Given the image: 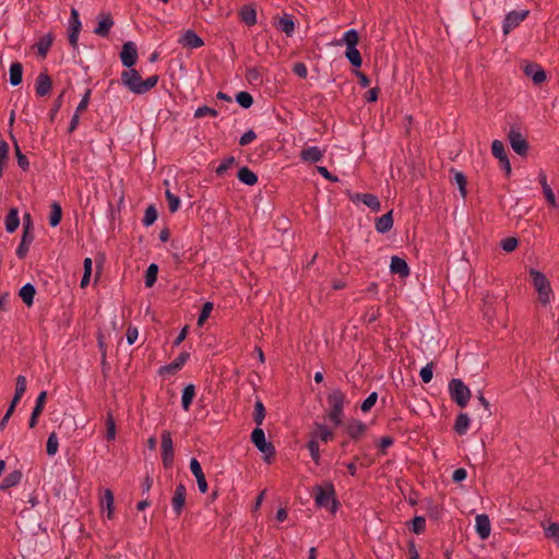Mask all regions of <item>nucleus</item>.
Returning <instances> with one entry per match:
<instances>
[{
    "mask_svg": "<svg viewBox=\"0 0 559 559\" xmlns=\"http://www.w3.org/2000/svg\"><path fill=\"white\" fill-rule=\"evenodd\" d=\"M519 241L515 237H507L501 240V247L507 252H512L516 249Z\"/></svg>",
    "mask_w": 559,
    "mask_h": 559,
    "instance_id": "nucleus-59",
    "label": "nucleus"
},
{
    "mask_svg": "<svg viewBox=\"0 0 559 559\" xmlns=\"http://www.w3.org/2000/svg\"><path fill=\"white\" fill-rule=\"evenodd\" d=\"M350 200L356 202H362L365 205H367L371 211L379 212L381 210V203L377 195L371 193H355L352 194Z\"/></svg>",
    "mask_w": 559,
    "mask_h": 559,
    "instance_id": "nucleus-15",
    "label": "nucleus"
},
{
    "mask_svg": "<svg viewBox=\"0 0 559 559\" xmlns=\"http://www.w3.org/2000/svg\"><path fill=\"white\" fill-rule=\"evenodd\" d=\"M390 270L391 273L399 274L402 278L407 277L411 273L407 262L397 255L391 258Z\"/></svg>",
    "mask_w": 559,
    "mask_h": 559,
    "instance_id": "nucleus-22",
    "label": "nucleus"
},
{
    "mask_svg": "<svg viewBox=\"0 0 559 559\" xmlns=\"http://www.w3.org/2000/svg\"><path fill=\"white\" fill-rule=\"evenodd\" d=\"M526 76L531 78L535 85H540L547 79L545 70L535 62H528L523 67Z\"/></svg>",
    "mask_w": 559,
    "mask_h": 559,
    "instance_id": "nucleus-13",
    "label": "nucleus"
},
{
    "mask_svg": "<svg viewBox=\"0 0 559 559\" xmlns=\"http://www.w3.org/2000/svg\"><path fill=\"white\" fill-rule=\"evenodd\" d=\"M266 415L265 407L261 400H257L254 403V412H253V421L257 424V427L262 425Z\"/></svg>",
    "mask_w": 559,
    "mask_h": 559,
    "instance_id": "nucleus-42",
    "label": "nucleus"
},
{
    "mask_svg": "<svg viewBox=\"0 0 559 559\" xmlns=\"http://www.w3.org/2000/svg\"><path fill=\"white\" fill-rule=\"evenodd\" d=\"M98 24L94 33L100 37H107L114 25V19L110 13L102 12L97 15Z\"/></svg>",
    "mask_w": 559,
    "mask_h": 559,
    "instance_id": "nucleus-16",
    "label": "nucleus"
},
{
    "mask_svg": "<svg viewBox=\"0 0 559 559\" xmlns=\"http://www.w3.org/2000/svg\"><path fill=\"white\" fill-rule=\"evenodd\" d=\"M34 240V234H22L21 242L16 249L19 259H24L29 250V246Z\"/></svg>",
    "mask_w": 559,
    "mask_h": 559,
    "instance_id": "nucleus-33",
    "label": "nucleus"
},
{
    "mask_svg": "<svg viewBox=\"0 0 559 559\" xmlns=\"http://www.w3.org/2000/svg\"><path fill=\"white\" fill-rule=\"evenodd\" d=\"M189 357L190 354L188 352L180 353L179 356L173 362L160 367L158 373L160 376L177 373L185 366Z\"/></svg>",
    "mask_w": 559,
    "mask_h": 559,
    "instance_id": "nucleus-14",
    "label": "nucleus"
},
{
    "mask_svg": "<svg viewBox=\"0 0 559 559\" xmlns=\"http://www.w3.org/2000/svg\"><path fill=\"white\" fill-rule=\"evenodd\" d=\"M491 153L498 158L501 163L502 168L506 170L507 175L511 173V164L508 158L504 144L500 140H493L491 143Z\"/></svg>",
    "mask_w": 559,
    "mask_h": 559,
    "instance_id": "nucleus-12",
    "label": "nucleus"
},
{
    "mask_svg": "<svg viewBox=\"0 0 559 559\" xmlns=\"http://www.w3.org/2000/svg\"><path fill=\"white\" fill-rule=\"evenodd\" d=\"M158 217L157 210L154 205H148L145 210L144 217H143V224L145 226L153 225Z\"/></svg>",
    "mask_w": 559,
    "mask_h": 559,
    "instance_id": "nucleus-51",
    "label": "nucleus"
},
{
    "mask_svg": "<svg viewBox=\"0 0 559 559\" xmlns=\"http://www.w3.org/2000/svg\"><path fill=\"white\" fill-rule=\"evenodd\" d=\"M469 417L465 413H460L455 419L453 429L459 436H463L466 433L469 427Z\"/></svg>",
    "mask_w": 559,
    "mask_h": 559,
    "instance_id": "nucleus-32",
    "label": "nucleus"
},
{
    "mask_svg": "<svg viewBox=\"0 0 559 559\" xmlns=\"http://www.w3.org/2000/svg\"><path fill=\"white\" fill-rule=\"evenodd\" d=\"M359 43V34L356 29H349L347 31L343 38L337 43V45L345 44L346 45V51L345 57L348 59L349 63L355 68L358 69L362 64V58L359 52V50L356 48V46Z\"/></svg>",
    "mask_w": 559,
    "mask_h": 559,
    "instance_id": "nucleus-2",
    "label": "nucleus"
},
{
    "mask_svg": "<svg viewBox=\"0 0 559 559\" xmlns=\"http://www.w3.org/2000/svg\"><path fill=\"white\" fill-rule=\"evenodd\" d=\"M23 234H34V223L29 213L23 215Z\"/></svg>",
    "mask_w": 559,
    "mask_h": 559,
    "instance_id": "nucleus-63",
    "label": "nucleus"
},
{
    "mask_svg": "<svg viewBox=\"0 0 559 559\" xmlns=\"http://www.w3.org/2000/svg\"><path fill=\"white\" fill-rule=\"evenodd\" d=\"M218 115L217 110L214 108H211L209 106H201L194 111L195 118H202L204 116H212L216 117Z\"/></svg>",
    "mask_w": 559,
    "mask_h": 559,
    "instance_id": "nucleus-61",
    "label": "nucleus"
},
{
    "mask_svg": "<svg viewBox=\"0 0 559 559\" xmlns=\"http://www.w3.org/2000/svg\"><path fill=\"white\" fill-rule=\"evenodd\" d=\"M425 530H426V519L424 516L416 515L412 520L411 531L416 535H420L425 532Z\"/></svg>",
    "mask_w": 559,
    "mask_h": 559,
    "instance_id": "nucleus-50",
    "label": "nucleus"
},
{
    "mask_svg": "<svg viewBox=\"0 0 559 559\" xmlns=\"http://www.w3.org/2000/svg\"><path fill=\"white\" fill-rule=\"evenodd\" d=\"M316 430L310 432L311 439L318 441L320 439L322 442H329L334 439V432L329 429L325 425L320 423H314Z\"/></svg>",
    "mask_w": 559,
    "mask_h": 559,
    "instance_id": "nucleus-23",
    "label": "nucleus"
},
{
    "mask_svg": "<svg viewBox=\"0 0 559 559\" xmlns=\"http://www.w3.org/2000/svg\"><path fill=\"white\" fill-rule=\"evenodd\" d=\"M186 497H187V489L186 486L180 483L176 486L174 497L171 498V506L173 510L177 515H180L185 503H186Z\"/></svg>",
    "mask_w": 559,
    "mask_h": 559,
    "instance_id": "nucleus-17",
    "label": "nucleus"
},
{
    "mask_svg": "<svg viewBox=\"0 0 559 559\" xmlns=\"http://www.w3.org/2000/svg\"><path fill=\"white\" fill-rule=\"evenodd\" d=\"M162 462L165 468H169L174 464V443L169 430H163L160 435Z\"/></svg>",
    "mask_w": 559,
    "mask_h": 559,
    "instance_id": "nucleus-7",
    "label": "nucleus"
},
{
    "mask_svg": "<svg viewBox=\"0 0 559 559\" xmlns=\"http://www.w3.org/2000/svg\"><path fill=\"white\" fill-rule=\"evenodd\" d=\"M23 477V474L20 469H15L11 473H9L1 481L0 484V490H8L16 485L20 484L21 479Z\"/></svg>",
    "mask_w": 559,
    "mask_h": 559,
    "instance_id": "nucleus-25",
    "label": "nucleus"
},
{
    "mask_svg": "<svg viewBox=\"0 0 559 559\" xmlns=\"http://www.w3.org/2000/svg\"><path fill=\"white\" fill-rule=\"evenodd\" d=\"M345 399V394L338 389L333 390L328 395V403L331 408L328 418L335 427L343 424Z\"/></svg>",
    "mask_w": 559,
    "mask_h": 559,
    "instance_id": "nucleus-3",
    "label": "nucleus"
},
{
    "mask_svg": "<svg viewBox=\"0 0 559 559\" xmlns=\"http://www.w3.org/2000/svg\"><path fill=\"white\" fill-rule=\"evenodd\" d=\"M476 532L480 539H487L490 535V520L487 514L476 516Z\"/></svg>",
    "mask_w": 559,
    "mask_h": 559,
    "instance_id": "nucleus-24",
    "label": "nucleus"
},
{
    "mask_svg": "<svg viewBox=\"0 0 559 559\" xmlns=\"http://www.w3.org/2000/svg\"><path fill=\"white\" fill-rule=\"evenodd\" d=\"M108 441H112L116 438V423L111 412H107L106 415V436Z\"/></svg>",
    "mask_w": 559,
    "mask_h": 559,
    "instance_id": "nucleus-41",
    "label": "nucleus"
},
{
    "mask_svg": "<svg viewBox=\"0 0 559 559\" xmlns=\"http://www.w3.org/2000/svg\"><path fill=\"white\" fill-rule=\"evenodd\" d=\"M165 197L168 202L169 212L170 213L177 212L180 206V199L177 195H175L174 193H171L169 190H166Z\"/></svg>",
    "mask_w": 559,
    "mask_h": 559,
    "instance_id": "nucleus-55",
    "label": "nucleus"
},
{
    "mask_svg": "<svg viewBox=\"0 0 559 559\" xmlns=\"http://www.w3.org/2000/svg\"><path fill=\"white\" fill-rule=\"evenodd\" d=\"M52 87V81L51 78L46 73L41 72L35 83V91L37 96L43 97L50 93Z\"/></svg>",
    "mask_w": 559,
    "mask_h": 559,
    "instance_id": "nucleus-19",
    "label": "nucleus"
},
{
    "mask_svg": "<svg viewBox=\"0 0 559 559\" xmlns=\"http://www.w3.org/2000/svg\"><path fill=\"white\" fill-rule=\"evenodd\" d=\"M450 171L454 174V181H455V183L459 187L461 195L463 198H465L466 194H467V191H466V185H467L466 176L463 173H461V171L454 170L453 168Z\"/></svg>",
    "mask_w": 559,
    "mask_h": 559,
    "instance_id": "nucleus-45",
    "label": "nucleus"
},
{
    "mask_svg": "<svg viewBox=\"0 0 559 559\" xmlns=\"http://www.w3.org/2000/svg\"><path fill=\"white\" fill-rule=\"evenodd\" d=\"M239 15H240L241 21L248 26H252L257 23L255 10L250 4L242 5L239 11Z\"/></svg>",
    "mask_w": 559,
    "mask_h": 559,
    "instance_id": "nucleus-30",
    "label": "nucleus"
},
{
    "mask_svg": "<svg viewBox=\"0 0 559 559\" xmlns=\"http://www.w3.org/2000/svg\"><path fill=\"white\" fill-rule=\"evenodd\" d=\"M195 396V388L193 384H188L182 390L181 405L185 411H189Z\"/></svg>",
    "mask_w": 559,
    "mask_h": 559,
    "instance_id": "nucleus-35",
    "label": "nucleus"
},
{
    "mask_svg": "<svg viewBox=\"0 0 559 559\" xmlns=\"http://www.w3.org/2000/svg\"><path fill=\"white\" fill-rule=\"evenodd\" d=\"M250 439L255 448L264 454V461L266 463H271L272 459H274L276 454V451L273 443L266 441L263 429L255 427L251 432Z\"/></svg>",
    "mask_w": 559,
    "mask_h": 559,
    "instance_id": "nucleus-5",
    "label": "nucleus"
},
{
    "mask_svg": "<svg viewBox=\"0 0 559 559\" xmlns=\"http://www.w3.org/2000/svg\"><path fill=\"white\" fill-rule=\"evenodd\" d=\"M311 493L318 508H325L332 513H336L341 503L336 499V492L332 481L328 480L321 485H316Z\"/></svg>",
    "mask_w": 559,
    "mask_h": 559,
    "instance_id": "nucleus-1",
    "label": "nucleus"
},
{
    "mask_svg": "<svg viewBox=\"0 0 559 559\" xmlns=\"http://www.w3.org/2000/svg\"><path fill=\"white\" fill-rule=\"evenodd\" d=\"M426 502V514L430 518V519H439L440 514H441V507L437 503L433 502V500L431 499H428L425 501Z\"/></svg>",
    "mask_w": 559,
    "mask_h": 559,
    "instance_id": "nucleus-47",
    "label": "nucleus"
},
{
    "mask_svg": "<svg viewBox=\"0 0 559 559\" xmlns=\"http://www.w3.org/2000/svg\"><path fill=\"white\" fill-rule=\"evenodd\" d=\"M14 152H15V156H16V159H17V165L23 169V170H27L28 167H29V163H28V159L26 157V155H24L20 148L19 145H16V148H14Z\"/></svg>",
    "mask_w": 559,
    "mask_h": 559,
    "instance_id": "nucleus-62",
    "label": "nucleus"
},
{
    "mask_svg": "<svg viewBox=\"0 0 559 559\" xmlns=\"http://www.w3.org/2000/svg\"><path fill=\"white\" fill-rule=\"evenodd\" d=\"M59 447L58 437L56 432H51L48 437L46 444V452L49 456H52L57 453Z\"/></svg>",
    "mask_w": 559,
    "mask_h": 559,
    "instance_id": "nucleus-53",
    "label": "nucleus"
},
{
    "mask_svg": "<svg viewBox=\"0 0 559 559\" xmlns=\"http://www.w3.org/2000/svg\"><path fill=\"white\" fill-rule=\"evenodd\" d=\"M449 392L452 401L460 407H465L471 399V390L461 379L453 378L449 382Z\"/></svg>",
    "mask_w": 559,
    "mask_h": 559,
    "instance_id": "nucleus-6",
    "label": "nucleus"
},
{
    "mask_svg": "<svg viewBox=\"0 0 559 559\" xmlns=\"http://www.w3.org/2000/svg\"><path fill=\"white\" fill-rule=\"evenodd\" d=\"M237 178L247 186H254L258 182V176L247 166L239 168Z\"/></svg>",
    "mask_w": 559,
    "mask_h": 559,
    "instance_id": "nucleus-29",
    "label": "nucleus"
},
{
    "mask_svg": "<svg viewBox=\"0 0 559 559\" xmlns=\"http://www.w3.org/2000/svg\"><path fill=\"white\" fill-rule=\"evenodd\" d=\"M530 276L532 284L538 293V301L542 305H548L550 301L551 287L548 278L542 272L531 269Z\"/></svg>",
    "mask_w": 559,
    "mask_h": 559,
    "instance_id": "nucleus-4",
    "label": "nucleus"
},
{
    "mask_svg": "<svg viewBox=\"0 0 559 559\" xmlns=\"http://www.w3.org/2000/svg\"><path fill=\"white\" fill-rule=\"evenodd\" d=\"M528 10L511 11L509 12L503 21V35H508L513 28L520 25L522 21L528 15Z\"/></svg>",
    "mask_w": 559,
    "mask_h": 559,
    "instance_id": "nucleus-10",
    "label": "nucleus"
},
{
    "mask_svg": "<svg viewBox=\"0 0 559 559\" xmlns=\"http://www.w3.org/2000/svg\"><path fill=\"white\" fill-rule=\"evenodd\" d=\"M158 265L152 263L145 271V286L152 287L157 281Z\"/></svg>",
    "mask_w": 559,
    "mask_h": 559,
    "instance_id": "nucleus-44",
    "label": "nucleus"
},
{
    "mask_svg": "<svg viewBox=\"0 0 559 559\" xmlns=\"http://www.w3.org/2000/svg\"><path fill=\"white\" fill-rule=\"evenodd\" d=\"M26 385H27L26 378L24 376H19L16 378L15 392L13 395V400L19 401V402L21 401L23 394L26 391Z\"/></svg>",
    "mask_w": 559,
    "mask_h": 559,
    "instance_id": "nucleus-48",
    "label": "nucleus"
},
{
    "mask_svg": "<svg viewBox=\"0 0 559 559\" xmlns=\"http://www.w3.org/2000/svg\"><path fill=\"white\" fill-rule=\"evenodd\" d=\"M277 27L285 33L286 36H292L295 29V22L290 16L285 15L280 19Z\"/></svg>",
    "mask_w": 559,
    "mask_h": 559,
    "instance_id": "nucleus-40",
    "label": "nucleus"
},
{
    "mask_svg": "<svg viewBox=\"0 0 559 559\" xmlns=\"http://www.w3.org/2000/svg\"><path fill=\"white\" fill-rule=\"evenodd\" d=\"M61 219H62L61 205L57 201H53L50 205L49 224L51 227H56L60 224Z\"/></svg>",
    "mask_w": 559,
    "mask_h": 559,
    "instance_id": "nucleus-38",
    "label": "nucleus"
},
{
    "mask_svg": "<svg viewBox=\"0 0 559 559\" xmlns=\"http://www.w3.org/2000/svg\"><path fill=\"white\" fill-rule=\"evenodd\" d=\"M378 394L377 392H372L360 405V408L364 413L369 412L374 404L377 403Z\"/></svg>",
    "mask_w": 559,
    "mask_h": 559,
    "instance_id": "nucleus-60",
    "label": "nucleus"
},
{
    "mask_svg": "<svg viewBox=\"0 0 559 559\" xmlns=\"http://www.w3.org/2000/svg\"><path fill=\"white\" fill-rule=\"evenodd\" d=\"M9 144L1 139L0 140V178L3 176V169L7 166L9 159Z\"/></svg>",
    "mask_w": 559,
    "mask_h": 559,
    "instance_id": "nucleus-46",
    "label": "nucleus"
},
{
    "mask_svg": "<svg viewBox=\"0 0 559 559\" xmlns=\"http://www.w3.org/2000/svg\"><path fill=\"white\" fill-rule=\"evenodd\" d=\"M159 76L157 74L148 76L146 80L141 82L140 95H143L151 91L158 83Z\"/></svg>",
    "mask_w": 559,
    "mask_h": 559,
    "instance_id": "nucleus-52",
    "label": "nucleus"
},
{
    "mask_svg": "<svg viewBox=\"0 0 559 559\" xmlns=\"http://www.w3.org/2000/svg\"><path fill=\"white\" fill-rule=\"evenodd\" d=\"M212 310H213V304L210 302V301L205 302L202 306L201 312H200L199 318H198V325L199 326H202L204 324V322L210 317Z\"/></svg>",
    "mask_w": 559,
    "mask_h": 559,
    "instance_id": "nucleus-56",
    "label": "nucleus"
},
{
    "mask_svg": "<svg viewBox=\"0 0 559 559\" xmlns=\"http://www.w3.org/2000/svg\"><path fill=\"white\" fill-rule=\"evenodd\" d=\"M393 211H390L376 219V230L380 234H385L391 230L393 226Z\"/></svg>",
    "mask_w": 559,
    "mask_h": 559,
    "instance_id": "nucleus-27",
    "label": "nucleus"
},
{
    "mask_svg": "<svg viewBox=\"0 0 559 559\" xmlns=\"http://www.w3.org/2000/svg\"><path fill=\"white\" fill-rule=\"evenodd\" d=\"M433 368H435L433 361L428 362L425 367L421 368L419 376L424 383H429L431 381L432 376H433Z\"/></svg>",
    "mask_w": 559,
    "mask_h": 559,
    "instance_id": "nucleus-54",
    "label": "nucleus"
},
{
    "mask_svg": "<svg viewBox=\"0 0 559 559\" xmlns=\"http://www.w3.org/2000/svg\"><path fill=\"white\" fill-rule=\"evenodd\" d=\"M23 80V66L20 62H13L10 67V83L17 86Z\"/></svg>",
    "mask_w": 559,
    "mask_h": 559,
    "instance_id": "nucleus-34",
    "label": "nucleus"
},
{
    "mask_svg": "<svg viewBox=\"0 0 559 559\" xmlns=\"http://www.w3.org/2000/svg\"><path fill=\"white\" fill-rule=\"evenodd\" d=\"M509 142L512 150L520 156H526L528 152V142L522 135L520 130L516 127H511L509 134Z\"/></svg>",
    "mask_w": 559,
    "mask_h": 559,
    "instance_id": "nucleus-8",
    "label": "nucleus"
},
{
    "mask_svg": "<svg viewBox=\"0 0 559 559\" xmlns=\"http://www.w3.org/2000/svg\"><path fill=\"white\" fill-rule=\"evenodd\" d=\"M235 163L236 159L234 156L226 157L216 168V175L219 177L223 176L227 171V169H229Z\"/></svg>",
    "mask_w": 559,
    "mask_h": 559,
    "instance_id": "nucleus-57",
    "label": "nucleus"
},
{
    "mask_svg": "<svg viewBox=\"0 0 559 559\" xmlns=\"http://www.w3.org/2000/svg\"><path fill=\"white\" fill-rule=\"evenodd\" d=\"M20 225L19 211L16 207H11L5 216V229L8 233H14Z\"/></svg>",
    "mask_w": 559,
    "mask_h": 559,
    "instance_id": "nucleus-31",
    "label": "nucleus"
},
{
    "mask_svg": "<svg viewBox=\"0 0 559 559\" xmlns=\"http://www.w3.org/2000/svg\"><path fill=\"white\" fill-rule=\"evenodd\" d=\"M546 536L550 537V538H554L556 540V543L559 544V524L558 523H551L546 528Z\"/></svg>",
    "mask_w": 559,
    "mask_h": 559,
    "instance_id": "nucleus-64",
    "label": "nucleus"
},
{
    "mask_svg": "<svg viewBox=\"0 0 559 559\" xmlns=\"http://www.w3.org/2000/svg\"><path fill=\"white\" fill-rule=\"evenodd\" d=\"M121 83L133 94L140 95L141 82L143 81L138 70L131 68L122 71Z\"/></svg>",
    "mask_w": 559,
    "mask_h": 559,
    "instance_id": "nucleus-9",
    "label": "nucleus"
},
{
    "mask_svg": "<svg viewBox=\"0 0 559 559\" xmlns=\"http://www.w3.org/2000/svg\"><path fill=\"white\" fill-rule=\"evenodd\" d=\"M190 469L197 479L199 490L202 493H205L207 491V483L205 479V475L202 471L201 464L195 457H192L190 460Z\"/></svg>",
    "mask_w": 559,
    "mask_h": 559,
    "instance_id": "nucleus-18",
    "label": "nucleus"
},
{
    "mask_svg": "<svg viewBox=\"0 0 559 559\" xmlns=\"http://www.w3.org/2000/svg\"><path fill=\"white\" fill-rule=\"evenodd\" d=\"M306 447L309 450L310 456H311L312 461L316 463V465H320L321 464V455H320L319 442L314 439H310Z\"/></svg>",
    "mask_w": 559,
    "mask_h": 559,
    "instance_id": "nucleus-43",
    "label": "nucleus"
},
{
    "mask_svg": "<svg viewBox=\"0 0 559 559\" xmlns=\"http://www.w3.org/2000/svg\"><path fill=\"white\" fill-rule=\"evenodd\" d=\"M53 39L55 37L51 33H48L39 38V40L35 45L37 48V55L39 57L46 58L47 52L53 43Z\"/></svg>",
    "mask_w": 559,
    "mask_h": 559,
    "instance_id": "nucleus-28",
    "label": "nucleus"
},
{
    "mask_svg": "<svg viewBox=\"0 0 559 559\" xmlns=\"http://www.w3.org/2000/svg\"><path fill=\"white\" fill-rule=\"evenodd\" d=\"M114 502H115L114 492L110 489H106L104 492V497L102 499V506H103V508H106L108 519H112L114 509H115Z\"/></svg>",
    "mask_w": 559,
    "mask_h": 559,
    "instance_id": "nucleus-39",
    "label": "nucleus"
},
{
    "mask_svg": "<svg viewBox=\"0 0 559 559\" xmlns=\"http://www.w3.org/2000/svg\"><path fill=\"white\" fill-rule=\"evenodd\" d=\"M36 294V289L34 285L27 283L20 289V297L22 298L23 302L31 307L34 302V296Z\"/></svg>",
    "mask_w": 559,
    "mask_h": 559,
    "instance_id": "nucleus-37",
    "label": "nucleus"
},
{
    "mask_svg": "<svg viewBox=\"0 0 559 559\" xmlns=\"http://www.w3.org/2000/svg\"><path fill=\"white\" fill-rule=\"evenodd\" d=\"M538 178H539V182L543 187V192L545 194L547 202L552 206H557L555 194H554L551 188L549 187V185L547 183V178H546L545 173L540 171Z\"/></svg>",
    "mask_w": 559,
    "mask_h": 559,
    "instance_id": "nucleus-36",
    "label": "nucleus"
},
{
    "mask_svg": "<svg viewBox=\"0 0 559 559\" xmlns=\"http://www.w3.org/2000/svg\"><path fill=\"white\" fill-rule=\"evenodd\" d=\"M322 156L323 153L318 146H309L302 148L300 152V158L308 163H317L322 158Z\"/></svg>",
    "mask_w": 559,
    "mask_h": 559,
    "instance_id": "nucleus-26",
    "label": "nucleus"
},
{
    "mask_svg": "<svg viewBox=\"0 0 559 559\" xmlns=\"http://www.w3.org/2000/svg\"><path fill=\"white\" fill-rule=\"evenodd\" d=\"M236 102L241 106L242 108H250L253 104V97L250 93L241 91L236 94Z\"/></svg>",
    "mask_w": 559,
    "mask_h": 559,
    "instance_id": "nucleus-49",
    "label": "nucleus"
},
{
    "mask_svg": "<svg viewBox=\"0 0 559 559\" xmlns=\"http://www.w3.org/2000/svg\"><path fill=\"white\" fill-rule=\"evenodd\" d=\"M345 430L353 440H358L367 431V425L358 419H350Z\"/></svg>",
    "mask_w": 559,
    "mask_h": 559,
    "instance_id": "nucleus-20",
    "label": "nucleus"
},
{
    "mask_svg": "<svg viewBox=\"0 0 559 559\" xmlns=\"http://www.w3.org/2000/svg\"><path fill=\"white\" fill-rule=\"evenodd\" d=\"M179 44H181L183 47L199 48L204 45V41L194 31L188 29L179 38Z\"/></svg>",
    "mask_w": 559,
    "mask_h": 559,
    "instance_id": "nucleus-21",
    "label": "nucleus"
},
{
    "mask_svg": "<svg viewBox=\"0 0 559 559\" xmlns=\"http://www.w3.org/2000/svg\"><path fill=\"white\" fill-rule=\"evenodd\" d=\"M81 27H82V24L80 21L79 11L73 8V9H71L69 28L81 32Z\"/></svg>",
    "mask_w": 559,
    "mask_h": 559,
    "instance_id": "nucleus-58",
    "label": "nucleus"
},
{
    "mask_svg": "<svg viewBox=\"0 0 559 559\" xmlns=\"http://www.w3.org/2000/svg\"><path fill=\"white\" fill-rule=\"evenodd\" d=\"M120 60L122 64L128 69H131L136 63L138 50L133 41H127L122 45V49L120 51Z\"/></svg>",
    "mask_w": 559,
    "mask_h": 559,
    "instance_id": "nucleus-11",
    "label": "nucleus"
}]
</instances>
